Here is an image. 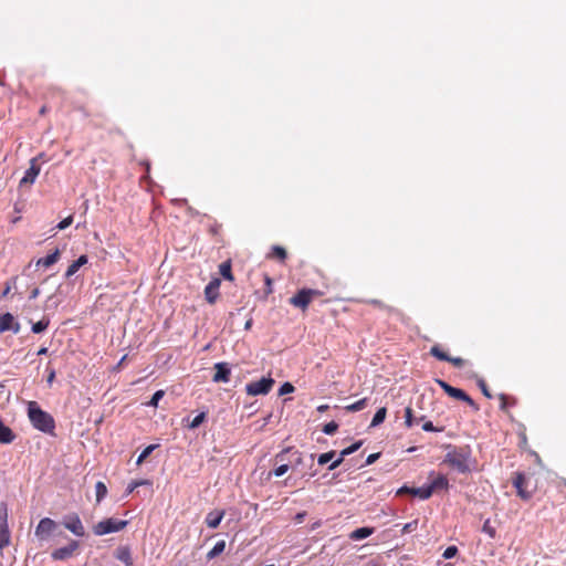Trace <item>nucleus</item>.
Here are the masks:
<instances>
[{"label": "nucleus", "mask_w": 566, "mask_h": 566, "mask_svg": "<svg viewBox=\"0 0 566 566\" xmlns=\"http://www.w3.org/2000/svg\"><path fill=\"white\" fill-rule=\"evenodd\" d=\"M28 417L35 429L48 434H54V418L49 412L41 409L36 401H29Z\"/></svg>", "instance_id": "1"}, {"label": "nucleus", "mask_w": 566, "mask_h": 566, "mask_svg": "<svg viewBox=\"0 0 566 566\" xmlns=\"http://www.w3.org/2000/svg\"><path fill=\"white\" fill-rule=\"evenodd\" d=\"M471 452L468 447L453 449L446 454L444 463H448L460 473L470 472Z\"/></svg>", "instance_id": "2"}, {"label": "nucleus", "mask_w": 566, "mask_h": 566, "mask_svg": "<svg viewBox=\"0 0 566 566\" xmlns=\"http://www.w3.org/2000/svg\"><path fill=\"white\" fill-rule=\"evenodd\" d=\"M127 523V521L117 520L113 517L106 518L95 524L93 527V532L97 536L119 532L126 527Z\"/></svg>", "instance_id": "3"}, {"label": "nucleus", "mask_w": 566, "mask_h": 566, "mask_svg": "<svg viewBox=\"0 0 566 566\" xmlns=\"http://www.w3.org/2000/svg\"><path fill=\"white\" fill-rule=\"evenodd\" d=\"M274 382L271 376L263 377L260 380L247 384L245 391L249 396L266 395L272 389Z\"/></svg>", "instance_id": "4"}, {"label": "nucleus", "mask_w": 566, "mask_h": 566, "mask_svg": "<svg viewBox=\"0 0 566 566\" xmlns=\"http://www.w3.org/2000/svg\"><path fill=\"white\" fill-rule=\"evenodd\" d=\"M59 525L55 521L51 520L50 517L42 518L36 528H35V536L39 539H48L52 534L55 533Z\"/></svg>", "instance_id": "5"}, {"label": "nucleus", "mask_w": 566, "mask_h": 566, "mask_svg": "<svg viewBox=\"0 0 566 566\" xmlns=\"http://www.w3.org/2000/svg\"><path fill=\"white\" fill-rule=\"evenodd\" d=\"M316 294L317 291L315 290L303 289L290 298V303L295 307L305 310Z\"/></svg>", "instance_id": "6"}, {"label": "nucleus", "mask_w": 566, "mask_h": 566, "mask_svg": "<svg viewBox=\"0 0 566 566\" xmlns=\"http://www.w3.org/2000/svg\"><path fill=\"white\" fill-rule=\"evenodd\" d=\"M63 525L75 536L82 537L85 535L84 525L77 514H70V515L64 516Z\"/></svg>", "instance_id": "7"}, {"label": "nucleus", "mask_w": 566, "mask_h": 566, "mask_svg": "<svg viewBox=\"0 0 566 566\" xmlns=\"http://www.w3.org/2000/svg\"><path fill=\"white\" fill-rule=\"evenodd\" d=\"M513 485L517 491V495L523 500H530L533 492L528 490V480L524 473L518 472L513 479Z\"/></svg>", "instance_id": "8"}, {"label": "nucleus", "mask_w": 566, "mask_h": 566, "mask_svg": "<svg viewBox=\"0 0 566 566\" xmlns=\"http://www.w3.org/2000/svg\"><path fill=\"white\" fill-rule=\"evenodd\" d=\"M80 543L75 539H71L66 546L54 549L51 553V557L54 560H66L73 556V554L78 549Z\"/></svg>", "instance_id": "9"}, {"label": "nucleus", "mask_w": 566, "mask_h": 566, "mask_svg": "<svg viewBox=\"0 0 566 566\" xmlns=\"http://www.w3.org/2000/svg\"><path fill=\"white\" fill-rule=\"evenodd\" d=\"M275 460L277 462H284V461L289 460L290 467L292 469H295L296 467H298L302 463L303 459H302L301 452H298L296 450L293 451L291 448H286L276 454Z\"/></svg>", "instance_id": "10"}, {"label": "nucleus", "mask_w": 566, "mask_h": 566, "mask_svg": "<svg viewBox=\"0 0 566 566\" xmlns=\"http://www.w3.org/2000/svg\"><path fill=\"white\" fill-rule=\"evenodd\" d=\"M429 478L431 479V482L427 485V489L430 490V496L433 494V492L449 489V481L446 475L431 472Z\"/></svg>", "instance_id": "11"}, {"label": "nucleus", "mask_w": 566, "mask_h": 566, "mask_svg": "<svg viewBox=\"0 0 566 566\" xmlns=\"http://www.w3.org/2000/svg\"><path fill=\"white\" fill-rule=\"evenodd\" d=\"M39 174H40V166L38 165V159L32 158L30 161L29 169L25 171L24 176L20 180V186L23 187L27 185H32L35 181Z\"/></svg>", "instance_id": "12"}, {"label": "nucleus", "mask_w": 566, "mask_h": 566, "mask_svg": "<svg viewBox=\"0 0 566 566\" xmlns=\"http://www.w3.org/2000/svg\"><path fill=\"white\" fill-rule=\"evenodd\" d=\"M403 494H410L413 496H418L421 500H427L430 497V490L427 489V485L421 486V488H409L407 485H403L397 491V495H403Z\"/></svg>", "instance_id": "13"}, {"label": "nucleus", "mask_w": 566, "mask_h": 566, "mask_svg": "<svg viewBox=\"0 0 566 566\" xmlns=\"http://www.w3.org/2000/svg\"><path fill=\"white\" fill-rule=\"evenodd\" d=\"M216 374L213 376L214 382H228L230 380V367L227 363H217L214 365Z\"/></svg>", "instance_id": "14"}, {"label": "nucleus", "mask_w": 566, "mask_h": 566, "mask_svg": "<svg viewBox=\"0 0 566 566\" xmlns=\"http://www.w3.org/2000/svg\"><path fill=\"white\" fill-rule=\"evenodd\" d=\"M220 280L210 281L205 287V296L208 303L213 304L219 296Z\"/></svg>", "instance_id": "15"}, {"label": "nucleus", "mask_w": 566, "mask_h": 566, "mask_svg": "<svg viewBox=\"0 0 566 566\" xmlns=\"http://www.w3.org/2000/svg\"><path fill=\"white\" fill-rule=\"evenodd\" d=\"M224 516V511L222 510H214V511H211L207 514L206 518H205V522L207 524L208 527L210 528H217L222 518Z\"/></svg>", "instance_id": "16"}, {"label": "nucleus", "mask_w": 566, "mask_h": 566, "mask_svg": "<svg viewBox=\"0 0 566 566\" xmlns=\"http://www.w3.org/2000/svg\"><path fill=\"white\" fill-rule=\"evenodd\" d=\"M15 433L0 418V444H9L15 440Z\"/></svg>", "instance_id": "17"}, {"label": "nucleus", "mask_w": 566, "mask_h": 566, "mask_svg": "<svg viewBox=\"0 0 566 566\" xmlns=\"http://www.w3.org/2000/svg\"><path fill=\"white\" fill-rule=\"evenodd\" d=\"M11 536L8 521H0V551L10 545Z\"/></svg>", "instance_id": "18"}, {"label": "nucleus", "mask_w": 566, "mask_h": 566, "mask_svg": "<svg viewBox=\"0 0 566 566\" xmlns=\"http://www.w3.org/2000/svg\"><path fill=\"white\" fill-rule=\"evenodd\" d=\"M448 396H450V397H452V398H455V399H458V400H462V401L467 402L468 405H470V406H472V407L476 408V405H475V402L473 401V399H472L469 395H467L462 389H459V388L452 387V388L450 389V392H449V395H448Z\"/></svg>", "instance_id": "19"}, {"label": "nucleus", "mask_w": 566, "mask_h": 566, "mask_svg": "<svg viewBox=\"0 0 566 566\" xmlns=\"http://www.w3.org/2000/svg\"><path fill=\"white\" fill-rule=\"evenodd\" d=\"M60 251L56 249L53 253L46 255L45 258H41L36 261L38 266L50 268L59 261Z\"/></svg>", "instance_id": "20"}, {"label": "nucleus", "mask_w": 566, "mask_h": 566, "mask_svg": "<svg viewBox=\"0 0 566 566\" xmlns=\"http://www.w3.org/2000/svg\"><path fill=\"white\" fill-rule=\"evenodd\" d=\"M116 558L124 563L126 566L133 565V557L130 549L126 546L119 547L116 552Z\"/></svg>", "instance_id": "21"}, {"label": "nucleus", "mask_w": 566, "mask_h": 566, "mask_svg": "<svg viewBox=\"0 0 566 566\" xmlns=\"http://www.w3.org/2000/svg\"><path fill=\"white\" fill-rule=\"evenodd\" d=\"M87 263V256L81 255L77 260H75L73 263H71L66 270L65 276L71 277L74 275L81 266Z\"/></svg>", "instance_id": "22"}, {"label": "nucleus", "mask_w": 566, "mask_h": 566, "mask_svg": "<svg viewBox=\"0 0 566 566\" xmlns=\"http://www.w3.org/2000/svg\"><path fill=\"white\" fill-rule=\"evenodd\" d=\"M374 533L373 527H359L353 531L349 535L350 539L353 541H361L367 538Z\"/></svg>", "instance_id": "23"}, {"label": "nucleus", "mask_w": 566, "mask_h": 566, "mask_svg": "<svg viewBox=\"0 0 566 566\" xmlns=\"http://www.w3.org/2000/svg\"><path fill=\"white\" fill-rule=\"evenodd\" d=\"M224 549H226V542L224 541L217 542L214 544V546L212 547V549H210L207 553V559L211 560V559L216 558L217 556L222 554L224 552Z\"/></svg>", "instance_id": "24"}, {"label": "nucleus", "mask_w": 566, "mask_h": 566, "mask_svg": "<svg viewBox=\"0 0 566 566\" xmlns=\"http://www.w3.org/2000/svg\"><path fill=\"white\" fill-rule=\"evenodd\" d=\"M13 315L10 313H6L0 315V333L8 332L12 328Z\"/></svg>", "instance_id": "25"}, {"label": "nucleus", "mask_w": 566, "mask_h": 566, "mask_svg": "<svg viewBox=\"0 0 566 566\" xmlns=\"http://www.w3.org/2000/svg\"><path fill=\"white\" fill-rule=\"evenodd\" d=\"M367 401L368 399L367 398H363L352 405H348L345 407V410L347 412H357V411H360L363 410L366 406H367Z\"/></svg>", "instance_id": "26"}, {"label": "nucleus", "mask_w": 566, "mask_h": 566, "mask_svg": "<svg viewBox=\"0 0 566 566\" xmlns=\"http://www.w3.org/2000/svg\"><path fill=\"white\" fill-rule=\"evenodd\" d=\"M386 413L387 409L385 407L379 408L371 420L370 427H377L382 423L386 418Z\"/></svg>", "instance_id": "27"}, {"label": "nucleus", "mask_w": 566, "mask_h": 566, "mask_svg": "<svg viewBox=\"0 0 566 566\" xmlns=\"http://www.w3.org/2000/svg\"><path fill=\"white\" fill-rule=\"evenodd\" d=\"M95 492H96V502L99 503L106 496L107 488L102 481H98L95 485Z\"/></svg>", "instance_id": "28"}, {"label": "nucleus", "mask_w": 566, "mask_h": 566, "mask_svg": "<svg viewBox=\"0 0 566 566\" xmlns=\"http://www.w3.org/2000/svg\"><path fill=\"white\" fill-rule=\"evenodd\" d=\"M144 484H150V482L148 480H135V481H132L127 485V489L125 491V495L127 496V495L132 494L138 486L144 485Z\"/></svg>", "instance_id": "29"}, {"label": "nucleus", "mask_w": 566, "mask_h": 566, "mask_svg": "<svg viewBox=\"0 0 566 566\" xmlns=\"http://www.w3.org/2000/svg\"><path fill=\"white\" fill-rule=\"evenodd\" d=\"M430 354L442 361H447V359H449V355L442 352L438 345L431 347Z\"/></svg>", "instance_id": "30"}, {"label": "nucleus", "mask_w": 566, "mask_h": 566, "mask_svg": "<svg viewBox=\"0 0 566 566\" xmlns=\"http://www.w3.org/2000/svg\"><path fill=\"white\" fill-rule=\"evenodd\" d=\"M336 455L335 451L325 452L318 455L317 463L319 465H325L331 462Z\"/></svg>", "instance_id": "31"}, {"label": "nucleus", "mask_w": 566, "mask_h": 566, "mask_svg": "<svg viewBox=\"0 0 566 566\" xmlns=\"http://www.w3.org/2000/svg\"><path fill=\"white\" fill-rule=\"evenodd\" d=\"M49 326V319H41L32 325V332L34 334H40L44 332Z\"/></svg>", "instance_id": "32"}, {"label": "nucleus", "mask_w": 566, "mask_h": 566, "mask_svg": "<svg viewBox=\"0 0 566 566\" xmlns=\"http://www.w3.org/2000/svg\"><path fill=\"white\" fill-rule=\"evenodd\" d=\"M482 532L488 534L491 538L496 536V530L494 526H492L490 518L484 521Z\"/></svg>", "instance_id": "33"}, {"label": "nucleus", "mask_w": 566, "mask_h": 566, "mask_svg": "<svg viewBox=\"0 0 566 566\" xmlns=\"http://www.w3.org/2000/svg\"><path fill=\"white\" fill-rule=\"evenodd\" d=\"M207 418L206 412H200L197 415L191 422L188 424L189 429H197Z\"/></svg>", "instance_id": "34"}, {"label": "nucleus", "mask_w": 566, "mask_h": 566, "mask_svg": "<svg viewBox=\"0 0 566 566\" xmlns=\"http://www.w3.org/2000/svg\"><path fill=\"white\" fill-rule=\"evenodd\" d=\"M157 448L156 444H150L148 447H146L143 452L139 454L138 459H137V464H142L146 459L147 457L150 455V453Z\"/></svg>", "instance_id": "35"}, {"label": "nucleus", "mask_w": 566, "mask_h": 566, "mask_svg": "<svg viewBox=\"0 0 566 566\" xmlns=\"http://www.w3.org/2000/svg\"><path fill=\"white\" fill-rule=\"evenodd\" d=\"M220 273L226 280H233L231 266L228 262H224L220 265Z\"/></svg>", "instance_id": "36"}, {"label": "nucleus", "mask_w": 566, "mask_h": 566, "mask_svg": "<svg viewBox=\"0 0 566 566\" xmlns=\"http://www.w3.org/2000/svg\"><path fill=\"white\" fill-rule=\"evenodd\" d=\"M363 444V441H357L355 443H353L352 446H349L348 448H345L344 450L340 451L342 453V457H347L354 452H356Z\"/></svg>", "instance_id": "37"}, {"label": "nucleus", "mask_w": 566, "mask_h": 566, "mask_svg": "<svg viewBox=\"0 0 566 566\" xmlns=\"http://www.w3.org/2000/svg\"><path fill=\"white\" fill-rule=\"evenodd\" d=\"M415 423V418L412 413V409L410 407H407L405 409V424L407 428H411Z\"/></svg>", "instance_id": "38"}, {"label": "nucleus", "mask_w": 566, "mask_h": 566, "mask_svg": "<svg viewBox=\"0 0 566 566\" xmlns=\"http://www.w3.org/2000/svg\"><path fill=\"white\" fill-rule=\"evenodd\" d=\"M337 429L338 423L335 421H331L323 427L322 431L327 436H332L337 431Z\"/></svg>", "instance_id": "39"}, {"label": "nucleus", "mask_w": 566, "mask_h": 566, "mask_svg": "<svg viewBox=\"0 0 566 566\" xmlns=\"http://www.w3.org/2000/svg\"><path fill=\"white\" fill-rule=\"evenodd\" d=\"M272 254L281 261H284L286 259L285 249L279 245H274L272 248Z\"/></svg>", "instance_id": "40"}, {"label": "nucleus", "mask_w": 566, "mask_h": 566, "mask_svg": "<svg viewBox=\"0 0 566 566\" xmlns=\"http://www.w3.org/2000/svg\"><path fill=\"white\" fill-rule=\"evenodd\" d=\"M418 527V521L415 520V521H411L409 523H406L401 530V533L402 534H408V533H412L417 530Z\"/></svg>", "instance_id": "41"}, {"label": "nucleus", "mask_w": 566, "mask_h": 566, "mask_svg": "<svg viewBox=\"0 0 566 566\" xmlns=\"http://www.w3.org/2000/svg\"><path fill=\"white\" fill-rule=\"evenodd\" d=\"M164 395H165L164 390H157V391L153 395V397H151L150 401H149L147 405H148V406H151V407H157V406H158L159 400L164 397Z\"/></svg>", "instance_id": "42"}, {"label": "nucleus", "mask_w": 566, "mask_h": 566, "mask_svg": "<svg viewBox=\"0 0 566 566\" xmlns=\"http://www.w3.org/2000/svg\"><path fill=\"white\" fill-rule=\"evenodd\" d=\"M457 554H458V547H457V546H454V545H452V546H448V547L444 549V552H443L442 556H443V558H446V559H450V558H453Z\"/></svg>", "instance_id": "43"}, {"label": "nucleus", "mask_w": 566, "mask_h": 566, "mask_svg": "<svg viewBox=\"0 0 566 566\" xmlns=\"http://www.w3.org/2000/svg\"><path fill=\"white\" fill-rule=\"evenodd\" d=\"M294 391V386L291 382H284L279 389V396H284Z\"/></svg>", "instance_id": "44"}, {"label": "nucleus", "mask_w": 566, "mask_h": 566, "mask_svg": "<svg viewBox=\"0 0 566 566\" xmlns=\"http://www.w3.org/2000/svg\"><path fill=\"white\" fill-rule=\"evenodd\" d=\"M289 468H290V464H287V463H283V462H282V464H280V465L274 470V475H275V476H282V475H284V474L287 472Z\"/></svg>", "instance_id": "45"}, {"label": "nucleus", "mask_w": 566, "mask_h": 566, "mask_svg": "<svg viewBox=\"0 0 566 566\" xmlns=\"http://www.w3.org/2000/svg\"><path fill=\"white\" fill-rule=\"evenodd\" d=\"M73 222V218L70 216L65 219H63L59 224H57V229L60 230H64L66 229L67 227H70Z\"/></svg>", "instance_id": "46"}, {"label": "nucleus", "mask_w": 566, "mask_h": 566, "mask_svg": "<svg viewBox=\"0 0 566 566\" xmlns=\"http://www.w3.org/2000/svg\"><path fill=\"white\" fill-rule=\"evenodd\" d=\"M448 363H451L455 367H462L464 364V360L461 357H451L449 356V359H447Z\"/></svg>", "instance_id": "47"}, {"label": "nucleus", "mask_w": 566, "mask_h": 566, "mask_svg": "<svg viewBox=\"0 0 566 566\" xmlns=\"http://www.w3.org/2000/svg\"><path fill=\"white\" fill-rule=\"evenodd\" d=\"M478 385H479L480 389L482 390L483 395L488 398H491V394L488 389L485 381L483 379H479Z\"/></svg>", "instance_id": "48"}, {"label": "nucleus", "mask_w": 566, "mask_h": 566, "mask_svg": "<svg viewBox=\"0 0 566 566\" xmlns=\"http://www.w3.org/2000/svg\"><path fill=\"white\" fill-rule=\"evenodd\" d=\"M344 459L345 457H342V453H339V457L329 464L328 470L332 471L338 468Z\"/></svg>", "instance_id": "49"}, {"label": "nucleus", "mask_w": 566, "mask_h": 566, "mask_svg": "<svg viewBox=\"0 0 566 566\" xmlns=\"http://www.w3.org/2000/svg\"><path fill=\"white\" fill-rule=\"evenodd\" d=\"M437 384L443 389V391L449 395L450 389L452 388L451 385H449L447 381L437 379Z\"/></svg>", "instance_id": "50"}, {"label": "nucleus", "mask_w": 566, "mask_h": 566, "mask_svg": "<svg viewBox=\"0 0 566 566\" xmlns=\"http://www.w3.org/2000/svg\"><path fill=\"white\" fill-rule=\"evenodd\" d=\"M437 384L443 389V391L449 395L450 389L452 388L451 385H449L447 381L437 379Z\"/></svg>", "instance_id": "51"}, {"label": "nucleus", "mask_w": 566, "mask_h": 566, "mask_svg": "<svg viewBox=\"0 0 566 566\" xmlns=\"http://www.w3.org/2000/svg\"><path fill=\"white\" fill-rule=\"evenodd\" d=\"M422 429L427 432L441 431V429L436 428L431 421L424 422Z\"/></svg>", "instance_id": "52"}, {"label": "nucleus", "mask_w": 566, "mask_h": 566, "mask_svg": "<svg viewBox=\"0 0 566 566\" xmlns=\"http://www.w3.org/2000/svg\"><path fill=\"white\" fill-rule=\"evenodd\" d=\"M380 457V453H371L367 457L366 459V465H370L373 463H375Z\"/></svg>", "instance_id": "53"}, {"label": "nucleus", "mask_w": 566, "mask_h": 566, "mask_svg": "<svg viewBox=\"0 0 566 566\" xmlns=\"http://www.w3.org/2000/svg\"><path fill=\"white\" fill-rule=\"evenodd\" d=\"M15 281H17V277H13L9 282H7V285H6V289H4L3 293H2V296H7L10 293L11 286H12V284H15Z\"/></svg>", "instance_id": "54"}, {"label": "nucleus", "mask_w": 566, "mask_h": 566, "mask_svg": "<svg viewBox=\"0 0 566 566\" xmlns=\"http://www.w3.org/2000/svg\"><path fill=\"white\" fill-rule=\"evenodd\" d=\"M9 331H11L13 334H18L20 332V324L15 322L14 318L12 323V328H10Z\"/></svg>", "instance_id": "55"}, {"label": "nucleus", "mask_w": 566, "mask_h": 566, "mask_svg": "<svg viewBox=\"0 0 566 566\" xmlns=\"http://www.w3.org/2000/svg\"><path fill=\"white\" fill-rule=\"evenodd\" d=\"M306 516V512H300L295 515V521L297 523H302Z\"/></svg>", "instance_id": "56"}, {"label": "nucleus", "mask_w": 566, "mask_h": 566, "mask_svg": "<svg viewBox=\"0 0 566 566\" xmlns=\"http://www.w3.org/2000/svg\"><path fill=\"white\" fill-rule=\"evenodd\" d=\"M40 294V290L38 287L33 289L30 293V298L33 300V298H36Z\"/></svg>", "instance_id": "57"}, {"label": "nucleus", "mask_w": 566, "mask_h": 566, "mask_svg": "<svg viewBox=\"0 0 566 566\" xmlns=\"http://www.w3.org/2000/svg\"><path fill=\"white\" fill-rule=\"evenodd\" d=\"M252 324H253V319L250 317V318L245 322V324H244V329H245V331L251 329Z\"/></svg>", "instance_id": "58"}, {"label": "nucleus", "mask_w": 566, "mask_h": 566, "mask_svg": "<svg viewBox=\"0 0 566 566\" xmlns=\"http://www.w3.org/2000/svg\"><path fill=\"white\" fill-rule=\"evenodd\" d=\"M327 409H328V406H327V405H322V406H318V407H317V411H318V412H324V411H326Z\"/></svg>", "instance_id": "59"}, {"label": "nucleus", "mask_w": 566, "mask_h": 566, "mask_svg": "<svg viewBox=\"0 0 566 566\" xmlns=\"http://www.w3.org/2000/svg\"><path fill=\"white\" fill-rule=\"evenodd\" d=\"M48 353V348L42 347L39 349L38 355H45Z\"/></svg>", "instance_id": "60"}, {"label": "nucleus", "mask_w": 566, "mask_h": 566, "mask_svg": "<svg viewBox=\"0 0 566 566\" xmlns=\"http://www.w3.org/2000/svg\"><path fill=\"white\" fill-rule=\"evenodd\" d=\"M54 378V371H52L48 378V381L51 382Z\"/></svg>", "instance_id": "61"}, {"label": "nucleus", "mask_w": 566, "mask_h": 566, "mask_svg": "<svg viewBox=\"0 0 566 566\" xmlns=\"http://www.w3.org/2000/svg\"><path fill=\"white\" fill-rule=\"evenodd\" d=\"M501 399H502V408H504V407H505V401H504L505 396H504V395H501Z\"/></svg>", "instance_id": "62"}]
</instances>
